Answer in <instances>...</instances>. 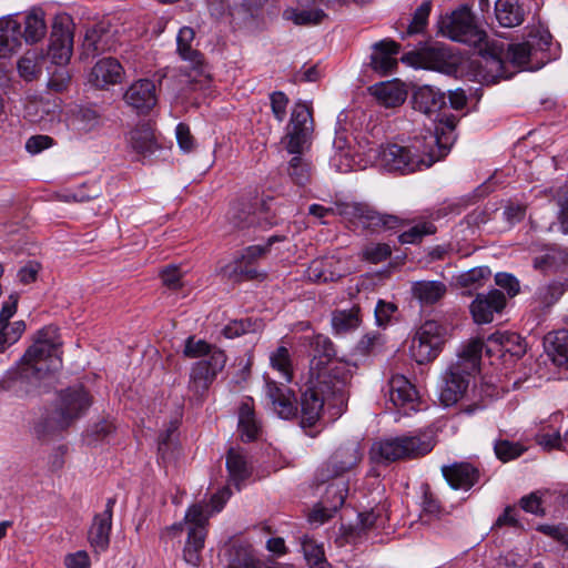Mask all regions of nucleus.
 Listing matches in <instances>:
<instances>
[{
  "label": "nucleus",
  "mask_w": 568,
  "mask_h": 568,
  "mask_svg": "<svg viewBox=\"0 0 568 568\" xmlns=\"http://www.w3.org/2000/svg\"><path fill=\"white\" fill-rule=\"evenodd\" d=\"M287 174L294 184L305 186L311 182L313 168L303 155H294L288 161Z\"/></svg>",
  "instance_id": "49530a36"
},
{
  "label": "nucleus",
  "mask_w": 568,
  "mask_h": 568,
  "mask_svg": "<svg viewBox=\"0 0 568 568\" xmlns=\"http://www.w3.org/2000/svg\"><path fill=\"white\" fill-rule=\"evenodd\" d=\"M91 405L92 397L83 386L62 389L53 410L45 419V426L51 432L64 430L84 416Z\"/></svg>",
  "instance_id": "423d86ee"
},
{
  "label": "nucleus",
  "mask_w": 568,
  "mask_h": 568,
  "mask_svg": "<svg viewBox=\"0 0 568 568\" xmlns=\"http://www.w3.org/2000/svg\"><path fill=\"white\" fill-rule=\"evenodd\" d=\"M390 254V246L385 243L368 244L363 250L364 258L375 264L386 261Z\"/></svg>",
  "instance_id": "680f3d73"
},
{
  "label": "nucleus",
  "mask_w": 568,
  "mask_h": 568,
  "mask_svg": "<svg viewBox=\"0 0 568 568\" xmlns=\"http://www.w3.org/2000/svg\"><path fill=\"white\" fill-rule=\"evenodd\" d=\"M568 265V252L558 248L549 250L545 255L534 260V267L539 271H558Z\"/></svg>",
  "instance_id": "09e8293b"
},
{
  "label": "nucleus",
  "mask_w": 568,
  "mask_h": 568,
  "mask_svg": "<svg viewBox=\"0 0 568 568\" xmlns=\"http://www.w3.org/2000/svg\"><path fill=\"white\" fill-rule=\"evenodd\" d=\"M18 294H10L3 302L0 311V353L7 347L19 341L26 331L23 321L10 323V318L16 314L18 308Z\"/></svg>",
  "instance_id": "dca6fc26"
},
{
  "label": "nucleus",
  "mask_w": 568,
  "mask_h": 568,
  "mask_svg": "<svg viewBox=\"0 0 568 568\" xmlns=\"http://www.w3.org/2000/svg\"><path fill=\"white\" fill-rule=\"evenodd\" d=\"M491 276V271L488 266H477L468 271L462 272L457 277V284L462 287H480Z\"/></svg>",
  "instance_id": "8fccbe9b"
},
{
  "label": "nucleus",
  "mask_w": 568,
  "mask_h": 568,
  "mask_svg": "<svg viewBox=\"0 0 568 568\" xmlns=\"http://www.w3.org/2000/svg\"><path fill=\"white\" fill-rule=\"evenodd\" d=\"M308 345L313 353L311 361L310 375H317V371L323 367L344 364L334 359L336 351L333 342L325 335L317 334L308 338Z\"/></svg>",
  "instance_id": "bb28decb"
},
{
  "label": "nucleus",
  "mask_w": 568,
  "mask_h": 568,
  "mask_svg": "<svg viewBox=\"0 0 568 568\" xmlns=\"http://www.w3.org/2000/svg\"><path fill=\"white\" fill-rule=\"evenodd\" d=\"M313 118L311 109L297 102L292 111L286 133L282 139L284 149L294 155H303L311 145Z\"/></svg>",
  "instance_id": "1a4fd4ad"
},
{
  "label": "nucleus",
  "mask_w": 568,
  "mask_h": 568,
  "mask_svg": "<svg viewBox=\"0 0 568 568\" xmlns=\"http://www.w3.org/2000/svg\"><path fill=\"white\" fill-rule=\"evenodd\" d=\"M22 44L21 23L17 14L0 18V59L10 58Z\"/></svg>",
  "instance_id": "a878e982"
},
{
  "label": "nucleus",
  "mask_w": 568,
  "mask_h": 568,
  "mask_svg": "<svg viewBox=\"0 0 568 568\" xmlns=\"http://www.w3.org/2000/svg\"><path fill=\"white\" fill-rule=\"evenodd\" d=\"M446 342V328L436 321H426L415 332L409 354L418 364L433 362L443 351Z\"/></svg>",
  "instance_id": "0eeeda50"
},
{
  "label": "nucleus",
  "mask_w": 568,
  "mask_h": 568,
  "mask_svg": "<svg viewBox=\"0 0 568 568\" xmlns=\"http://www.w3.org/2000/svg\"><path fill=\"white\" fill-rule=\"evenodd\" d=\"M479 55L476 75L481 82L491 84L500 79L508 78L505 70L506 61L516 67H524L529 63L532 53L526 41L507 44L503 41L491 40L485 43V48L480 49Z\"/></svg>",
  "instance_id": "20e7f679"
},
{
  "label": "nucleus",
  "mask_w": 568,
  "mask_h": 568,
  "mask_svg": "<svg viewBox=\"0 0 568 568\" xmlns=\"http://www.w3.org/2000/svg\"><path fill=\"white\" fill-rule=\"evenodd\" d=\"M287 19H291L296 24H317L326 17L321 7L301 8L298 10H286L284 12Z\"/></svg>",
  "instance_id": "3c124183"
},
{
  "label": "nucleus",
  "mask_w": 568,
  "mask_h": 568,
  "mask_svg": "<svg viewBox=\"0 0 568 568\" xmlns=\"http://www.w3.org/2000/svg\"><path fill=\"white\" fill-rule=\"evenodd\" d=\"M226 469L230 480L241 489V484L252 475V466L250 465L245 454L236 448H230L226 454Z\"/></svg>",
  "instance_id": "f704fd0d"
},
{
  "label": "nucleus",
  "mask_w": 568,
  "mask_h": 568,
  "mask_svg": "<svg viewBox=\"0 0 568 568\" xmlns=\"http://www.w3.org/2000/svg\"><path fill=\"white\" fill-rule=\"evenodd\" d=\"M351 378L346 364L323 367L317 375H310L301 396V426H314L324 404L342 408L347 400L346 385Z\"/></svg>",
  "instance_id": "f257e3e1"
},
{
  "label": "nucleus",
  "mask_w": 568,
  "mask_h": 568,
  "mask_svg": "<svg viewBox=\"0 0 568 568\" xmlns=\"http://www.w3.org/2000/svg\"><path fill=\"white\" fill-rule=\"evenodd\" d=\"M544 348L548 357L557 366H568V331L560 329L548 333L544 338Z\"/></svg>",
  "instance_id": "7c9ffc66"
},
{
  "label": "nucleus",
  "mask_w": 568,
  "mask_h": 568,
  "mask_svg": "<svg viewBox=\"0 0 568 568\" xmlns=\"http://www.w3.org/2000/svg\"><path fill=\"white\" fill-rule=\"evenodd\" d=\"M184 520L190 525V527H199L205 529V526L209 521V516L205 514L201 505H192L187 509Z\"/></svg>",
  "instance_id": "774afa93"
},
{
  "label": "nucleus",
  "mask_w": 568,
  "mask_h": 568,
  "mask_svg": "<svg viewBox=\"0 0 568 568\" xmlns=\"http://www.w3.org/2000/svg\"><path fill=\"white\" fill-rule=\"evenodd\" d=\"M227 357L224 351L213 352L211 358L194 362L190 369L187 389L194 397L202 399L216 376L224 369Z\"/></svg>",
  "instance_id": "9b49d317"
},
{
  "label": "nucleus",
  "mask_w": 568,
  "mask_h": 568,
  "mask_svg": "<svg viewBox=\"0 0 568 568\" xmlns=\"http://www.w3.org/2000/svg\"><path fill=\"white\" fill-rule=\"evenodd\" d=\"M124 70L121 63L114 58L99 60L92 68L89 81L97 89H108L110 85L122 81Z\"/></svg>",
  "instance_id": "393cba45"
},
{
  "label": "nucleus",
  "mask_w": 568,
  "mask_h": 568,
  "mask_svg": "<svg viewBox=\"0 0 568 568\" xmlns=\"http://www.w3.org/2000/svg\"><path fill=\"white\" fill-rule=\"evenodd\" d=\"M61 341L58 329L48 326L40 329L37 338L22 357L23 367L19 376L2 384L4 389H17L24 379L39 381L47 374L57 372L61 365Z\"/></svg>",
  "instance_id": "7ed1b4c3"
},
{
  "label": "nucleus",
  "mask_w": 568,
  "mask_h": 568,
  "mask_svg": "<svg viewBox=\"0 0 568 568\" xmlns=\"http://www.w3.org/2000/svg\"><path fill=\"white\" fill-rule=\"evenodd\" d=\"M399 44L392 39H384L372 45L371 54L372 69L381 75H387L397 67V54Z\"/></svg>",
  "instance_id": "b1692460"
},
{
  "label": "nucleus",
  "mask_w": 568,
  "mask_h": 568,
  "mask_svg": "<svg viewBox=\"0 0 568 568\" xmlns=\"http://www.w3.org/2000/svg\"><path fill=\"white\" fill-rule=\"evenodd\" d=\"M389 400L396 407L413 405L417 399V390L403 375H394L388 383Z\"/></svg>",
  "instance_id": "72a5a7b5"
},
{
  "label": "nucleus",
  "mask_w": 568,
  "mask_h": 568,
  "mask_svg": "<svg viewBox=\"0 0 568 568\" xmlns=\"http://www.w3.org/2000/svg\"><path fill=\"white\" fill-rule=\"evenodd\" d=\"M371 90L378 103L385 108L399 106L407 97V91L404 87L395 82H383L372 87Z\"/></svg>",
  "instance_id": "c9c22d12"
},
{
  "label": "nucleus",
  "mask_w": 568,
  "mask_h": 568,
  "mask_svg": "<svg viewBox=\"0 0 568 568\" xmlns=\"http://www.w3.org/2000/svg\"><path fill=\"white\" fill-rule=\"evenodd\" d=\"M272 367L277 369L286 382L292 381V364L290 352L285 346H280L270 356Z\"/></svg>",
  "instance_id": "6e6d98bb"
},
{
  "label": "nucleus",
  "mask_w": 568,
  "mask_h": 568,
  "mask_svg": "<svg viewBox=\"0 0 568 568\" xmlns=\"http://www.w3.org/2000/svg\"><path fill=\"white\" fill-rule=\"evenodd\" d=\"M304 557L310 568H331L325 558L322 546L313 540H305L302 545Z\"/></svg>",
  "instance_id": "864d4df0"
},
{
  "label": "nucleus",
  "mask_w": 568,
  "mask_h": 568,
  "mask_svg": "<svg viewBox=\"0 0 568 568\" xmlns=\"http://www.w3.org/2000/svg\"><path fill=\"white\" fill-rule=\"evenodd\" d=\"M506 295L497 288L487 293H478L469 305L470 314L477 324H488L495 314H500L506 307Z\"/></svg>",
  "instance_id": "2eb2a0df"
},
{
  "label": "nucleus",
  "mask_w": 568,
  "mask_h": 568,
  "mask_svg": "<svg viewBox=\"0 0 568 568\" xmlns=\"http://www.w3.org/2000/svg\"><path fill=\"white\" fill-rule=\"evenodd\" d=\"M276 241H280L277 236H271L263 245H251L244 248L241 256L224 268L227 277L233 281L264 278L265 273L261 272L255 263L270 252L272 244Z\"/></svg>",
  "instance_id": "f8f14e48"
},
{
  "label": "nucleus",
  "mask_w": 568,
  "mask_h": 568,
  "mask_svg": "<svg viewBox=\"0 0 568 568\" xmlns=\"http://www.w3.org/2000/svg\"><path fill=\"white\" fill-rule=\"evenodd\" d=\"M363 454L359 444L351 442L342 445L331 456L316 474L320 483H326L329 479L341 477L344 473L352 470L362 460Z\"/></svg>",
  "instance_id": "ddd939ff"
},
{
  "label": "nucleus",
  "mask_w": 568,
  "mask_h": 568,
  "mask_svg": "<svg viewBox=\"0 0 568 568\" xmlns=\"http://www.w3.org/2000/svg\"><path fill=\"white\" fill-rule=\"evenodd\" d=\"M536 442L546 450L562 449L568 450V444H566V435L564 438L560 433L556 429L542 430L536 435Z\"/></svg>",
  "instance_id": "4d7b16f0"
},
{
  "label": "nucleus",
  "mask_w": 568,
  "mask_h": 568,
  "mask_svg": "<svg viewBox=\"0 0 568 568\" xmlns=\"http://www.w3.org/2000/svg\"><path fill=\"white\" fill-rule=\"evenodd\" d=\"M410 292L423 306L434 305L447 293V286L440 281H416L412 283Z\"/></svg>",
  "instance_id": "2f4dec72"
},
{
  "label": "nucleus",
  "mask_w": 568,
  "mask_h": 568,
  "mask_svg": "<svg viewBox=\"0 0 568 568\" xmlns=\"http://www.w3.org/2000/svg\"><path fill=\"white\" fill-rule=\"evenodd\" d=\"M42 57L36 51L26 52L18 61V73L26 81H33L41 74Z\"/></svg>",
  "instance_id": "de8ad7c7"
},
{
  "label": "nucleus",
  "mask_w": 568,
  "mask_h": 568,
  "mask_svg": "<svg viewBox=\"0 0 568 568\" xmlns=\"http://www.w3.org/2000/svg\"><path fill=\"white\" fill-rule=\"evenodd\" d=\"M348 493L347 483L337 478L329 483L317 507L310 514V521L324 524L344 505Z\"/></svg>",
  "instance_id": "4468645a"
},
{
  "label": "nucleus",
  "mask_w": 568,
  "mask_h": 568,
  "mask_svg": "<svg viewBox=\"0 0 568 568\" xmlns=\"http://www.w3.org/2000/svg\"><path fill=\"white\" fill-rule=\"evenodd\" d=\"M447 153V143H443L437 133L427 129L412 138L406 146L388 144L382 148L379 162L389 172L409 174L430 168Z\"/></svg>",
  "instance_id": "f03ea898"
},
{
  "label": "nucleus",
  "mask_w": 568,
  "mask_h": 568,
  "mask_svg": "<svg viewBox=\"0 0 568 568\" xmlns=\"http://www.w3.org/2000/svg\"><path fill=\"white\" fill-rule=\"evenodd\" d=\"M460 365L450 364L444 375V385L439 393L440 403L448 407L455 405L465 394L469 385V376Z\"/></svg>",
  "instance_id": "6ab92c4d"
},
{
  "label": "nucleus",
  "mask_w": 568,
  "mask_h": 568,
  "mask_svg": "<svg viewBox=\"0 0 568 568\" xmlns=\"http://www.w3.org/2000/svg\"><path fill=\"white\" fill-rule=\"evenodd\" d=\"M341 215L362 229L379 232L403 225V220L393 214H383L366 203H348L339 209Z\"/></svg>",
  "instance_id": "9d476101"
},
{
  "label": "nucleus",
  "mask_w": 568,
  "mask_h": 568,
  "mask_svg": "<svg viewBox=\"0 0 568 568\" xmlns=\"http://www.w3.org/2000/svg\"><path fill=\"white\" fill-rule=\"evenodd\" d=\"M45 13L41 8H32L23 19L22 40L28 44L40 42L47 34Z\"/></svg>",
  "instance_id": "473e14b6"
},
{
  "label": "nucleus",
  "mask_w": 568,
  "mask_h": 568,
  "mask_svg": "<svg viewBox=\"0 0 568 568\" xmlns=\"http://www.w3.org/2000/svg\"><path fill=\"white\" fill-rule=\"evenodd\" d=\"M100 124V113L94 108L80 106L71 112L68 125L79 134L91 132Z\"/></svg>",
  "instance_id": "58836bf2"
},
{
  "label": "nucleus",
  "mask_w": 568,
  "mask_h": 568,
  "mask_svg": "<svg viewBox=\"0 0 568 568\" xmlns=\"http://www.w3.org/2000/svg\"><path fill=\"white\" fill-rule=\"evenodd\" d=\"M529 12L528 0H497L495 2L496 19L504 28L520 26Z\"/></svg>",
  "instance_id": "cd10ccee"
},
{
  "label": "nucleus",
  "mask_w": 568,
  "mask_h": 568,
  "mask_svg": "<svg viewBox=\"0 0 568 568\" xmlns=\"http://www.w3.org/2000/svg\"><path fill=\"white\" fill-rule=\"evenodd\" d=\"M307 277L316 283L334 282L342 277V267L334 257L316 258L306 270Z\"/></svg>",
  "instance_id": "c756f323"
},
{
  "label": "nucleus",
  "mask_w": 568,
  "mask_h": 568,
  "mask_svg": "<svg viewBox=\"0 0 568 568\" xmlns=\"http://www.w3.org/2000/svg\"><path fill=\"white\" fill-rule=\"evenodd\" d=\"M123 99L138 113H149L158 103L156 87L152 80H138L126 89Z\"/></svg>",
  "instance_id": "f3484780"
},
{
  "label": "nucleus",
  "mask_w": 568,
  "mask_h": 568,
  "mask_svg": "<svg viewBox=\"0 0 568 568\" xmlns=\"http://www.w3.org/2000/svg\"><path fill=\"white\" fill-rule=\"evenodd\" d=\"M432 1L425 0L415 11L406 34H416L424 30L432 10Z\"/></svg>",
  "instance_id": "13d9d810"
},
{
  "label": "nucleus",
  "mask_w": 568,
  "mask_h": 568,
  "mask_svg": "<svg viewBox=\"0 0 568 568\" xmlns=\"http://www.w3.org/2000/svg\"><path fill=\"white\" fill-rule=\"evenodd\" d=\"M488 342L494 344L497 348L493 349L488 346L486 348L487 354H491L496 351L508 352L514 356H521L526 352V345L523 343L520 336L515 333H495L489 336Z\"/></svg>",
  "instance_id": "ea45409f"
},
{
  "label": "nucleus",
  "mask_w": 568,
  "mask_h": 568,
  "mask_svg": "<svg viewBox=\"0 0 568 568\" xmlns=\"http://www.w3.org/2000/svg\"><path fill=\"white\" fill-rule=\"evenodd\" d=\"M114 498H109L105 509L95 515L88 532V540L95 552L104 551L110 544Z\"/></svg>",
  "instance_id": "412c9836"
},
{
  "label": "nucleus",
  "mask_w": 568,
  "mask_h": 568,
  "mask_svg": "<svg viewBox=\"0 0 568 568\" xmlns=\"http://www.w3.org/2000/svg\"><path fill=\"white\" fill-rule=\"evenodd\" d=\"M413 108L426 115L437 114L446 104L445 93L432 85L418 87L412 97Z\"/></svg>",
  "instance_id": "c85d7f7f"
},
{
  "label": "nucleus",
  "mask_w": 568,
  "mask_h": 568,
  "mask_svg": "<svg viewBox=\"0 0 568 568\" xmlns=\"http://www.w3.org/2000/svg\"><path fill=\"white\" fill-rule=\"evenodd\" d=\"M332 327L336 334H346L356 329L361 324L359 307L337 310L332 314Z\"/></svg>",
  "instance_id": "c03bdc74"
},
{
  "label": "nucleus",
  "mask_w": 568,
  "mask_h": 568,
  "mask_svg": "<svg viewBox=\"0 0 568 568\" xmlns=\"http://www.w3.org/2000/svg\"><path fill=\"white\" fill-rule=\"evenodd\" d=\"M520 507L530 514H534L536 516H544L545 509L542 508L541 504V495L539 491H534L527 496L521 497Z\"/></svg>",
  "instance_id": "338daca9"
},
{
  "label": "nucleus",
  "mask_w": 568,
  "mask_h": 568,
  "mask_svg": "<svg viewBox=\"0 0 568 568\" xmlns=\"http://www.w3.org/2000/svg\"><path fill=\"white\" fill-rule=\"evenodd\" d=\"M265 396L271 402L273 410L284 419L294 417L297 413L294 393L282 383L265 379Z\"/></svg>",
  "instance_id": "aec40b11"
},
{
  "label": "nucleus",
  "mask_w": 568,
  "mask_h": 568,
  "mask_svg": "<svg viewBox=\"0 0 568 568\" xmlns=\"http://www.w3.org/2000/svg\"><path fill=\"white\" fill-rule=\"evenodd\" d=\"M435 231L434 224L425 222L403 232L398 239L403 244H414L422 241L425 235L435 233Z\"/></svg>",
  "instance_id": "bf43d9fd"
},
{
  "label": "nucleus",
  "mask_w": 568,
  "mask_h": 568,
  "mask_svg": "<svg viewBox=\"0 0 568 568\" xmlns=\"http://www.w3.org/2000/svg\"><path fill=\"white\" fill-rule=\"evenodd\" d=\"M484 343L480 339H471L458 353V358L454 365H460L466 373H475L479 369L480 357Z\"/></svg>",
  "instance_id": "79ce46f5"
},
{
  "label": "nucleus",
  "mask_w": 568,
  "mask_h": 568,
  "mask_svg": "<svg viewBox=\"0 0 568 568\" xmlns=\"http://www.w3.org/2000/svg\"><path fill=\"white\" fill-rule=\"evenodd\" d=\"M443 36L473 47L485 48L486 33L475 24L474 17L467 8H460L439 22Z\"/></svg>",
  "instance_id": "6e6552de"
},
{
  "label": "nucleus",
  "mask_w": 568,
  "mask_h": 568,
  "mask_svg": "<svg viewBox=\"0 0 568 568\" xmlns=\"http://www.w3.org/2000/svg\"><path fill=\"white\" fill-rule=\"evenodd\" d=\"M551 41L552 36L548 30H537L536 32H530L528 39L526 40L532 55L537 52L548 51L551 45Z\"/></svg>",
  "instance_id": "052dcab7"
},
{
  "label": "nucleus",
  "mask_w": 568,
  "mask_h": 568,
  "mask_svg": "<svg viewBox=\"0 0 568 568\" xmlns=\"http://www.w3.org/2000/svg\"><path fill=\"white\" fill-rule=\"evenodd\" d=\"M433 437L426 433L404 435L375 440L369 449L371 462L388 465L399 459L417 458L432 452Z\"/></svg>",
  "instance_id": "39448f33"
},
{
  "label": "nucleus",
  "mask_w": 568,
  "mask_h": 568,
  "mask_svg": "<svg viewBox=\"0 0 568 568\" xmlns=\"http://www.w3.org/2000/svg\"><path fill=\"white\" fill-rule=\"evenodd\" d=\"M194 37L195 32L192 28L183 27L176 38L178 53L184 61L189 62L190 72L186 75L191 81H196L197 77L205 73L203 55L191 45Z\"/></svg>",
  "instance_id": "5701e85b"
},
{
  "label": "nucleus",
  "mask_w": 568,
  "mask_h": 568,
  "mask_svg": "<svg viewBox=\"0 0 568 568\" xmlns=\"http://www.w3.org/2000/svg\"><path fill=\"white\" fill-rule=\"evenodd\" d=\"M222 351L214 345L206 343L203 339H195L190 336L185 339L183 354L189 358H211L213 352Z\"/></svg>",
  "instance_id": "603ef678"
},
{
  "label": "nucleus",
  "mask_w": 568,
  "mask_h": 568,
  "mask_svg": "<svg viewBox=\"0 0 568 568\" xmlns=\"http://www.w3.org/2000/svg\"><path fill=\"white\" fill-rule=\"evenodd\" d=\"M420 62L425 69L449 75L457 72L460 58L450 48L436 43L420 53Z\"/></svg>",
  "instance_id": "a211bd4d"
},
{
  "label": "nucleus",
  "mask_w": 568,
  "mask_h": 568,
  "mask_svg": "<svg viewBox=\"0 0 568 568\" xmlns=\"http://www.w3.org/2000/svg\"><path fill=\"white\" fill-rule=\"evenodd\" d=\"M239 432L245 442L255 440L260 433V424L255 418L253 407L246 402L240 406Z\"/></svg>",
  "instance_id": "a18cd8bd"
},
{
  "label": "nucleus",
  "mask_w": 568,
  "mask_h": 568,
  "mask_svg": "<svg viewBox=\"0 0 568 568\" xmlns=\"http://www.w3.org/2000/svg\"><path fill=\"white\" fill-rule=\"evenodd\" d=\"M442 474L448 485L455 489L469 490L480 478L478 467L468 462H455L442 466Z\"/></svg>",
  "instance_id": "4be33fe9"
},
{
  "label": "nucleus",
  "mask_w": 568,
  "mask_h": 568,
  "mask_svg": "<svg viewBox=\"0 0 568 568\" xmlns=\"http://www.w3.org/2000/svg\"><path fill=\"white\" fill-rule=\"evenodd\" d=\"M494 450L499 460L507 463L521 456L526 448L519 443L500 439L495 443Z\"/></svg>",
  "instance_id": "5fc2aeb1"
},
{
  "label": "nucleus",
  "mask_w": 568,
  "mask_h": 568,
  "mask_svg": "<svg viewBox=\"0 0 568 568\" xmlns=\"http://www.w3.org/2000/svg\"><path fill=\"white\" fill-rule=\"evenodd\" d=\"M71 81V75L65 68L57 67L48 81V88L57 93L63 92L68 89Z\"/></svg>",
  "instance_id": "e2e57ef3"
},
{
  "label": "nucleus",
  "mask_w": 568,
  "mask_h": 568,
  "mask_svg": "<svg viewBox=\"0 0 568 568\" xmlns=\"http://www.w3.org/2000/svg\"><path fill=\"white\" fill-rule=\"evenodd\" d=\"M49 55L52 63L57 67L64 68L72 55V38L69 31L62 32L58 38H55V31H53L49 47Z\"/></svg>",
  "instance_id": "a19ab883"
},
{
  "label": "nucleus",
  "mask_w": 568,
  "mask_h": 568,
  "mask_svg": "<svg viewBox=\"0 0 568 568\" xmlns=\"http://www.w3.org/2000/svg\"><path fill=\"white\" fill-rule=\"evenodd\" d=\"M383 336L379 333H367L357 343V351L361 354H371L382 347Z\"/></svg>",
  "instance_id": "69168bd1"
},
{
  "label": "nucleus",
  "mask_w": 568,
  "mask_h": 568,
  "mask_svg": "<svg viewBox=\"0 0 568 568\" xmlns=\"http://www.w3.org/2000/svg\"><path fill=\"white\" fill-rule=\"evenodd\" d=\"M495 283L507 292L509 297L516 296L520 291L519 281L510 273L499 272L495 275Z\"/></svg>",
  "instance_id": "0e129e2a"
},
{
  "label": "nucleus",
  "mask_w": 568,
  "mask_h": 568,
  "mask_svg": "<svg viewBox=\"0 0 568 568\" xmlns=\"http://www.w3.org/2000/svg\"><path fill=\"white\" fill-rule=\"evenodd\" d=\"M128 143L139 154H150L156 149L153 128L149 123H141L129 132Z\"/></svg>",
  "instance_id": "e433bc0d"
},
{
  "label": "nucleus",
  "mask_w": 568,
  "mask_h": 568,
  "mask_svg": "<svg viewBox=\"0 0 568 568\" xmlns=\"http://www.w3.org/2000/svg\"><path fill=\"white\" fill-rule=\"evenodd\" d=\"M206 530L199 527H189L187 539L183 549V556L187 564L199 566L200 552L204 547Z\"/></svg>",
  "instance_id": "37998d69"
},
{
  "label": "nucleus",
  "mask_w": 568,
  "mask_h": 568,
  "mask_svg": "<svg viewBox=\"0 0 568 568\" xmlns=\"http://www.w3.org/2000/svg\"><path fill=\"white\" fill-rule=\"evenodd\" d=\"M82 54L93 58L111 49L108 32L103 26H95L85 32Z\"/></svg>",
  "instance_id": "4c0bfd02"
}]
</instances>
